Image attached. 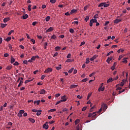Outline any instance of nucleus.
I'll return each mask as SVG.
<instances>
[{"instance_id": "14", "label": "nucleus", "mask_w": 130, "mask_h": 130, "mask_svg": "<svg viewBox=\"0 0 130 130\" xmlns=\"http://www.w3.org/2000/svg\"><path fill=\"white\" fill-rule=\"evenodd\" d=\"M113 81H114L113 79H112V78H111L107 80V84H109L110 82H113Z\"/></svg>"}, {"instance_id": "34", "label": "nucleus", "mask_w": 130, "mask_h": 130, "mask_svg": "<svg viewBox=\"0 0 130 130\" xmlns=\"http://www.w3.org/2000/svg\"><path fill=\"white\" fill-rule=\"evenodd\" d=\"M89 18H90V16H86L84 20L85 21H86V22H88Z\"/></svg>"}, {"instance_id": "6", "label": "nucleus", "mask_w": 130, "mask_h": 130, "mask_svg": "<svg viewBox=\"0 0 130 130\" xmlns=\"http://www.w3.org/2000/svg\"><path fill=\"white\" fill-rule=\"evenodd\" d=\"M77 87H78V85L73 84L70 86V89H75V88H77Z\"/></svg>"}, {"instance_id": "22", "label": "nucleus", "mask_w": 130, "mask_h": 130, "mask_svg": "<svg viewBox=\"0 0 130 130\" xmlns=\"http://www.w3.org/2000/svg\"><path fill=\"white\" fill-rule=\"evenodd\" d=\"M124 51V49H120L117 51L118 53H120V52H123Z\"/></svg>"}, {"instance_id": "36", "label": "nucleus", "mask_w": 130, "mask_h": 130, "mask_svg": "<svg viewBox=\"0 0 130 130\" xmlns=\"http://www.w3.org/2000/svg\"><path fill=\"white\" fill-rule=\"evenodd\" d=\"M87 81H88V78H85L83 79L81 82H82L83 83H86V82H87Z\"/></svg>"}, {"instance_id": "57", "label": "nucleus", "mask_w": 130, "mask_h": 130, "mask_svg": "<svg viewBox=\"0 0 130 130\" xmlns=\"http://www.w3.org/2000/svg\"><path fill=\"white\" fill-rule=\"evenodd\" d=\"M10 56V55L8 53L4 54V57H8V56Z\"/></svg>"}, {"instance_id": "30", "label": "nucleus", "mask_w": 130, "mask_h": 130, "mask_svg": "<svg viewBox=\"0 0 130 130\" xmlns=\"http://www.w3.org/2000/svg\"><path fill=\"white\" fill-rule=\"evenodd\" d=\"M12 67L11 66H8L6 68V70H10L12 69Z\"/></svg>"}, {"instance_id": "43", "label": "nucleus", "mask_w": 130, "mask_h": 130, "mask_svg": "<svg viewBox=\"0 0 130 130\" xmlns=\"http://www.w3.org/2000/svg\"><path fill=\"white\" fill-rule=\"evenodd\" d=\"M111 53H113V51H111L110 52H109L107 54V56H109V55H110V54H111Z\"/></svg>"}, {"instance_id": "40", "label": "nucleus", "mask_w": 130, "mask_h": 130, "mask_svg": "<svg viewBox=\"0 0 130 130\" xmlns=\"http://www.w3.org/2000/svg\"><path fill=\"white\" fill-rule=\"evenodd\" d=\"M32 81H33V80H30V79H29L28 80H26L24 83L25 84H27V83H29V82H32Z\"/></svg>"}, {"instance_id": "51", "label": "nucleus", "mask_w": 130, "mask_h": 130, "mask_svg": "<svg viewBox=\"0 0 130 130\" xmlns=\"http://www.w3.org/2000/svg\"><path fill=\"white\" fill-rule=\"evenodd\" d=\"M99 7H104V3H101L99 5Z\"/></svg>"}, {"instance_id": "49", "label": "nucleus", "mask_w": 130, "mask_h": 130, "mask_svg": "<svg viewBox=\"0 0 130 130\" xmlns=\"http://www.w3.org/2000/svg\"><path fill=\"white\" fill-rule=\"evenodd\" d=\"M71 56H72V55L71 54V53H69L68 54L67 57V58H71Z\"/></svg>"}, {"instance_id": "53", "label": "nucleus", "mask_w": 130, "mask_h": 130, "mask_svg": "<svg viewBox=\"0 0 130 130\" xmlns=\"http://www.w3.org/2000/svg\"><path fill=\"white\" fill-rule=\"evenodd\" d=\"M107 62L108 63H110V57L108 58V59H107Z\"/></svg>"}, {"instance_id": "7", "label": "nucleus", "mask_w": 130, "mask_h": 130, "mask_svg": "<svg viewBox=\"0 0 130 130\" xmlns=\"http://www.w3.org/2000/svg\"><path fill=\"white\" fill-rule=\"evenodd\" d=\"M120 22H121V20L116 19L114 20V24H118V23H119Z\"/></svg>"}, {"instance_id": "25", "label": "nucleus", "mask_w": 130, "mask_h": 130, "mask_svg": "<svg viewBox=\"0 0 130 130\" xmlns=\"http://www.w3.org/2000/svg\"><path fill=\"white\" fill-rule=\"evenodd\" d=\"M80 122V119H77L75 121V124L77 125V124H78V123H79Z\"/></svg>"}, {"instance_id": "50", "label": "nucleus", "mask_w": 130, "mask_h": 130, "mask_svg": "<svg viewBox=\"0 0 130 130\" xmlns=\"http://www.w3.org/2000/svg\"><path fill=\"white\" fill-rule=\"evenodd\" d=\"M57 55H58V52H56L54 54V55H53V57H55V56H57Z\"/></svg>"}, {"instance_id": "18", "label": "nucleus", "mask_w": 130, "mask_h": 130, "mask_svg": "<svg viewBox=\"0 0 130 130\" xmlns=\"http://www.w3.org/2000/svg\"><path fill=\"white\" fill-rule=\"evenodd\" d=\"M105 88L104 87H102V86H101L99 88V92H100V91H104Z\"/></svg>"}, {"instance_id": "44", "label": "nucleus", "mask_w": 130, "mask_h": 130, "mask_svg": "<svg viewBox=\"0 0 130 130\" xmlns=\"http://www.w3.org/2000/svg\"><path fill=\"white\" fill-rule=\"evenodd\" d=\"M28 10L29 12H31V5H29L28 6Z\"/></svg>"}, {"instance_id": "11", "label": "nucleus", "mask_w": 130, "mask_h": 130, "mask_svg": "<svg viewBox=\"0 0 130 130\" xmlns=\"http://www.w3.org/2000/svg\"><path fill=\"white\" fill-rule=\"evenodd\" d=\"M116 87H117V88H116L117 91H118V90H121L122 89V88H121V87L119 86V84L116 85Z\"/></svg>"}, {"instance_id": "60", "label": "nucleus", "mask_w": 130, "mask_h": 130, "mask_svg": "<svg viewBox=\"0 0 130 130\" xmlns=\"http://www.w3.org/2000/svg\"><path fill=\"white\" fill-rule=\"evenodd\" d=\"M31 60H35V59H36V57H35V56H32V57L31 58Z\"/></svg>"}, {"instance_id": "64", "label": "nucleus", "mask_w": 130, "mask_h": 130, "mask_svg": "<svg viewBox=\"0 0 130 130\" xmlns=\"http://www.w3.org/2000/svg\"><path fill=\"white\" fill-rule=\"evenodd\" d=\"M46 46H47V42H45V43H44L45 49H46Z\"/></svg>"}, {"instance_id": "58", "label": "nucleus", "mask_w": 130, "mask_h": 130, "mask_svg": "<svg viewBox=\"0 0 130 130\" xmlns=\"http://www.w3.org/2000/svg\"><path fill=\"white\" fill-rule=\"evenodd\" d=\"M14 66H19V62H18L17 61L15 62V63H14Z\"/></svg>"}, {"instance_id": "9", "label": "nucleus", "mask_w": 130, "mask_h": 130, "mask_svg": "<svg viewBox=\"0 0 130 130\" xmlns=\"http://www.w3.org/2000/svg\"><path fill=\"white\" fill-rule=\"evenodd\" d=\"M48 127H49V126L48 124H44L43 125V128H45V129H48Z\"/></svg>"}, {"instance_id": "35", "label": "nucleus", "mask_w": 130, "mask_h": 130, "mask_svg": "<svg viewBox=\"0 0 130 130\" xmlns=\"http://www.w3.org/2000/svg\"><path fill=\"white\" fill-rule=\"evenodd\" d=\"M7 24H3L2 23L1 25V27H2V28H5V27H6V26H7Z\"/></svg>"}, {"instance_id": "62", "label": "nucleus", "mask_w": 130, "mask_h": 130, "mask_svg": "<svg viewBox=\"0 0 130 130\" xmlns=\"http://www.w3.org/2000/svg\"><path fill=\"white\" fill-rule=\"evenodd\" d=\"M92 117V114L91 113L88 114V117Z\"/></svg>"}, {"instance_id": "24", "label": "nucleus", "mask_w": 130, "mask_h": 130, "mask_svg": "<svg viewBox=\"0 0 130 130\" xmlns=\"http://www.w3.org/2000/svg\"><path fill=\"white\" fill-rule=\"evenodd\" d=\"M126 59H127V58H124L123 59V60L122 61V62H123L124 63H127V60Z\"/></svg>"}, {"instance_id": "13", "label": "nucleus", "mask_w": 130, "mask_h": 130, "mask_svg": "<svg viewBox=\"0 0 130 130\" xmlns=\"http://www.w3.org/2000/svg\"><path fill=\"white\" fill-rule=\"evenodd\" d=\"M3 21H4V23H7V22H8V21H10V18L7 17V18H4Z\"/></svg>"}, {"instance_id": "32", "label": "nucleus", "mask_w": 130, "mask_h": 130, "mask_svg": "<svg viewBox=\"0 0 130 130\" xmlns=\"http://www.w3.org/2000/svg\"><path fill=\"white\" fill-rule=\"evenodd\" d=\"M90 62V58H87L86 61H85V63L88 64Z\"/></svg>"}, {"instance_id": "27", "label": "nucleus", "mask_w": 130, "mask_h": 130, "mask_svg": "<svg viewBox=\"0 0 130 130\" xmlns=\"http://www.w3.org/2000/svg\"><path fill=\"white\" fill-rule=\"evenodd\" d=\"M54 111H56V109H52L48 111V112H54Z\"/></svg>"}, {"instance_id": "29", "label": "nucleus", "mask_w": 130, "mask_h": 130, "mask_svg": "<svg viewBox=\"0 0 130 130\" xmlns=\"http://www.w3.org/2000/svg\"><path fill=\"white\" fill-rule=\"evenodd\" d=\"M45 20H46V22H48L49 20H50V17L47 16V17H46Z\"/></svg>"}, {"instance_id": "52", "label": "nucleus", "mask_w": 130, "mask_h": 130, "mask_svg": "<svg viewBox=\"0 0 130 130\" xmlns=\"http://www.w3.org/2000/svg\"><path fill=\"white\" fill-rule=\"evenodd\" d=\"M66 62H72V59H68L66 61Z\"/></svg>"}, {"instance_id": "61", "label": "nucleus", "mask_w": 130, "mask_h": 130, "mask_svg": "<svg viewBox=\"0 0 130 130\" xmlns=\"http://www.w3.org/2000/svg\"><path fill=\"white\" fill-rule=\"evenodd\" d=\"M36 24H37V22L35 21V22H32V26H35L36 25Z\"/></svg>"}, {"instance_id": "46", "label": "nucleus", "mask_w": 130, "mask_h": 130, "mask_svg": "<svg viewBox=\"0 0 130 130\" xmlns=\"http://www.w3.org/2000/svg\"><path fill=\"white\" fill-rule=\"evenodd\" d=\"M14 30H11L8 33V36H10L12 34V33H13Z\"/></svg>"}, {"instance_id": "37", "label": "nucleus", "mask_w": 130, "mask_h": 130, "mask_svg": "<svg viewBox=\"0 0 130 130\" xmlns=\"http://www.w3.org/2000/svg\"><path fill=\"white\" fill-rule=\"evenodd\" d=\"M73 71H74V68H72L71 69L69 70L68 73L69 74H72V73H73Z\"/></svg>"}, {"instance_id": "5", "label": "nucleus", "mask_w": 130, "mask_h": 130, "mask_svg": "<svg viewBox=\"0 0 130 130\" xmlns=\"http://www.w3.org/2000/svg\"><path fill=\"white\" fill-rule=\"evenodd\" d=\"M97 57H98V55H94L93 56H92L90 59L91 61H93V60H94V59H96V58H97Z\"/></svg>"}, {"instance_id": "17", "label": "nucleus", "mask_w": 130, "mask_h": 130, "mask_svg": "<svg viewBox=\"0 0 130 130\" xmlns=\"http://www.w3.org/2000/svg\"><path fill=\"white\" fill-rule=\"evenodd\" d=\"M56 36L55 35H53V36H51V39H54L55 40H56Z\"/></svg>"}, {"instance_id": "1", "label": "nucleus", "mask_w": 130, "mask_h": 130, "mask_svg": "<svg viewBox=\"0 0 130 130\" xmlns=\"http://www.w3.org/2000/svg\"><path fill=\"white\" fill-rule=\"evenodd\" d=\"M20 81L19 83V84L18 85V88H19V87H21V86H22V85H23V83H24V79L22 77L20 78Z\"/></svg>"}, {"instance_id": "39", "label": "nucleus", "mask_w": 130, "mask_h": 130, "mask_svg": "<svg viewBox=\"0 0 130 130\" xmlns=\"http://www.w3.org/2000/svg\"><path fill=\"white\" fill-rule=\"evenodd\" d=\"M92 21H93V20H90V21L89 23V26L90 27H92L93 26V22Z\"/></svg>"}, {"instance_id": "55", "label": "nucleus", "mask_w": 130, "mask_h": 130, "mask_svg": "<svg viewBox=\"0 0 130 130\" xmlns=\"http://www.w3.org/2000/svg\"><path fill=\"white\" fill-rule=\"evenodd\" d=\"M23 63H24V64H28V61H27L26 60H25L23 61Z\"/></svg>"}, {"instance_id": "8", "label": "nucleus", "mask_w": 130, "mask_h": 130, "mask_svg": "<svg viewBox=\"0 0 130 130\" xmlns=\"http://www.w3.org/2000/svg\"><path fill=\"white\" fill-rule=\"evenodd\" d=\"M77 12H78V10L74 9L72 10H71V11L70 12V14L72 15L75 13H77Z\"/></svg>"}, {"instance_id": "21", "label": "nucleus", "mask_w": 130, "mask_h": 130, "mask_svg": "<svg viewBox=\"0 0 130 130\" xmlns=\"http://www.w3.org/2000/svg\"><path fill=\"white\" fill-rule=\"evenodd\" d=\"M96 113H97V112H93L92 113V118H96Z\"/></svg>"}, {"instance_id": "12", "label": "nucleus", "mask_w": 130, "mask_h": 130, "mask_svg": "<svg viewBox=\"0 0 130 130\" xmlns=\"http://www.w3.org/2000/svg\"><path fill=\"white\" fill-rule=\"evenodd\" d=\"M51 31H53V27H50L47 30L46 32H51Z\"/></svg>"}, {"instance_id": "56", "label": "nucleus", "mask_w": 130, "mask_h": 130, "mask_svg": "<svg viewBox=\"0 0 130 130\" xmlns=\"http://www.w3.org/2000/svg\"><path fill=\"white\" fill-rule=\"evenodd\" d=\"M24 112H25V111H24L23 110H21L19 111V113H20L21 114H23Z\"/></svg>"}, {"instance_id": "4", "label": "nucleus", "mask_w": 130, "mask_h": 130, "mask_svg": "<svg viewBox=\"0 0 130 130\" xmlns=\"http://www.w3.org/2000/svg\"><path fill=\"white\" fill-rule=\"evenodd\" d=\"M61 101L62 102H66V101H67V100H68V99L67 98V96H66V95H63L61 98Z\"/></svg>"}, {"instance_id": "31", "label": "nucleus", "mask_w": 130, "mask_h": 130, "mask_svg": "<svg viewBox=\"0 0 130 130\" xmlns=\"http://www.w3.org/2000/svg\"><path fill=\"white\" fill-rule=\"evenodd\" d=\"M104 8H107V7H109V4H107L106 3H104Z\"/></svg>"}, {"instance_id": "48", "label": "nucleus", "mask_w": 130, "mask_h": 130, "mask_svg": "<svg viewBox=\"0 0 130 130\" xmlns=\"http://www.w3.org/2000/svg\"><path fill=\"white\" fill-rule=\"evenodd\" d=\"M94 75H96V72H93L89 75V77H92V76H94Z\"/></svg>"}, {"instance_id": "47", "label": "nucleus", "mask_w": 130, "mask_h": 130, "mask_svg": "<svg viewBox=\"0 0 130 130\" xmlns=\"http://www.w3.org/2000/svg\"><path fill=\"white\" fill-rule=\"evenodd\" d=\"M70 33H74V32H75V30H74V29L73 28H70L69 30Z\"/></svg>"}, {"instance_id": "28", "label": "nucleus", "mask_w": 130, "mask_h": 130, "mask_svg": "<svg viewBox=\"0 0 130 130\" xmlns=\"http://www.w3.org/2000/svg\"><path fill=\"white\" fill-rule=\"evenodd\" d=\"M124 85V79L122 80V82L120 83V85L122 87Z\"/></svg>"}, {"instance_id": "15", "label": "nucleus", "mask_w": 130, "mask_h": 130, "mask_svg": "<svg viewBox=\"0 0 130 130\" xmlns=\"http://www.w3.org/2000/svg\"><path fill=\"white\" fill-rule=\"evenodd\" d=\"M28 120H29V121H30V122H32V123H34V122H35V120L31 118H29L28 119Z\"/></svg>"}, {"instance_id": "2", "label": "nucleus", "mask_w": 130, "mask_h": 130, "mask_svg": "<svg viewBox=\"0 0 130 130\" xmlns=\"http://www.w3.org/2000/svg\"><path fill=\"white\" fill-rule=\"evenodd\" d=\"M51 72H52V68H49L45 70L44 73L47 74L48 73H51Z\"/></svg>"}, {"instance_id": "26", "label": "nucleus", "mask_w": 130, "mask_h": 130, "mask_svg": "<svg viewBox=\"0 0 130 130\" xmlns=\"http://www.w3.org/2000/svg\"><path fill=\"white\" fill-rule=\"evenodd\" d=\"M11 39H12V38L11 37H9L5 40L7 42H9V41H10Z\"/></svg>"}, {"instance_id": "20", "label": "nucleus", "mask_w": 130, "mask_h": 130, "mask_svg": "<svg viewBox=\"0 0 130 130\" xmlns=\"http://www.w3.org/2000/svg\"><path fill=\"white\" fill-rule=\"evenodd\" d=\"M40 94H45V90L44 89H41Z\"/></svg>"}, {"instance_id": "3", "label": "nucleus", "mask_w": 130, "mask_h": 130, "mask_svg": "<svg viewBox=\"0 0 130 130\" xmlns=\"http://www.w3.org/2000/svg\"><path fill=\"white\" fill-rule=\"evenodd\" d=\"M102 108H103L104 111L107 109V106L104 103L102 104Z\"/></svg>"}, {"instance_id": "41", "label": "nucleus", "mask_w": 130, "mask_h": 130, "mask_svg": "<svg viewBox=\"0 0 130 130\" xmlns=\"http://www.w3.org/2000/svg\"><path fill=\"white\" fill-rule=\"evenodd\" d=\"M95 108V106L92 107L89 110L90 112H92L93 111V109Z\"/></svg>"}, {"instance_id": "16", "label": "nucleus", "mask_w": 130, "mask_h": 130, "mask_svg": "<svg viewBox=\"0 0 130 130\" xmlns=\"http://www.w3.org/2000/svg\"><path fill=\"white\" fill-rule=\"evenodd\" d=\"M42 111L41 110H38V111L37 112V115L38 116H39V115H40L41 114V112Z\"/></svg>"}, {"instance_id": "23", "label": "nucleus", "mask_w": 130, "mask_h": 130, "mask_svg": "<svg viewBox=\"0 0 130 130\" xmlns=\"http://www.w3.org/2000/svg\"><path fill=\"white\" fill-rule=\"evenodd\" d=\"M60 47L59 46H57L55 48V51H58V50H59V49H60Z\"/></svg>"}, {"instance_id": "38", "label": "nucleus", "mask_w": 130, "mask_h": 130, "mask_svg": "<svg viewBox=\"0 0 130 130\" xmlns=\"http://www.w3.org/2000/svg\"><path fill=\"white\" fill-rule=\"evenodd\" d=\"M91 95H92V93H88L87 98V100H89V99H90V97H91Z\"/></svg>"}, {"instance_id": "10", "label": "nucleus", "mask_w": 130, "mask_h": 130, "mask_svg": "<svg viewBox=\"0 0 130 130\" xmlns=\"http://www.w3.org/2000/svg\"><path fill=\"white\" fill-rule=\"evenodd\" d=\"M28 17H29L28 14H25L22 16V19H23V20H26V19H27Z\"/></svg>"}, {"instance_id": "45", "label": "nucleus", "mask_w": 130, "mask_h": 130, "mask_svg": "<svg viewBox=\"0 0 130 130\" xmlns=\"http://www.w3.org/2000/svg\"><path fill=\"white\" fill-rule=\"evenodd\" d=\"M91 20H92V23H97L98 21H97V19H92Z\"/></svg>"}, {"instance_id": "42", "label": "nucleus", "mask_w": 130, "mask_h": 130, "mask_svg": "<svg viewBox=\"0 0 130 130\" xmlns=\"http://www.w3.org/2000/svg\"><path fill=\"white\" fill-rule=\"evenodd\" d=\"M50 3H51L52 4H55V3H56V0H50Z\"/></svg>"}, {"instance_id": "33", "label": "nucleus", "mask_w": 130, "mask_h": 130, "mask_svg": "<svg viewBox=\"0 0 130 130\" xmlns=\"http://www.w3.org/2000/svg\"><path fill=\"white\" fill-rule=\"evenodd\" d=\"M56 70H61V65L59 64V67H56Z\"/></svg>"}, {"instance_id": "63", "label": "nucleus", "mask_w": 130, "mask_h": 130, "mask_svg": "<svg viewBox=\"0 0 130 130\" xmlns=\"http://www.w3.org/2000/svg\"><path fill=\"white\" fill-rule=\"evenodd\" d=\"M17 115L19 117H22V114L20 112L18 113Z\"/></svg>"}, {"instance_id": "59", "label": "nucleus", "mask_w": 130, "mask_h": 130, "mask_svg": "<svg viewBox=\"0 0 130 130\" xmlns=\"http://www.w3.org/2000/svg\"><path fill=\"white\" fill-rule=\"evenodd\" d=\"M30 41H31V42L33 43V44H35V40L31 39L30 40Z\"/></svg>"}, {"instance_id": "54", "label": "nucleus", "mask_w": 130, "mask_h": 130, "mask_svg": "<svg viewBox=\"0 0 130 130\" xmlns=\"http://www.w3.org/2000/svg\"><path fill=\"white\" fill-rule=\"evenodd\" d=\"M102 109H103V108L102 107H101V108L99 110L98 112H97L96 113H101V111H102Z\"/></svg>"}, {"instance_id": "19", "label": "nucleus", "mask_w": 130, "mask_h": 130, "mask_svg": "<svg viewBox=\"0 0 130 130\" xmlns=\"http://www.w3.org/2000/svg\"><path fill=\"white\" fill-rule=\"evenodd\" d=\"M15 62V58L12 57L11 58V63H14Z\"/></svg>"}]
</instances>
